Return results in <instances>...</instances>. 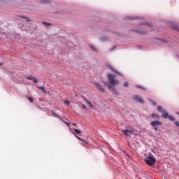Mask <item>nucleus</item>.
I'll list each match as a JSON object with an SVG mask.
<instances>
[{"label": "nucleus", "mask_w": 179, "mask_h": 179, "mask_svg": "<svg viewBox=\"0 0 179 179\" xmlns=\"http://www.w3.org/2000/svg\"><path fill=\"white\" fill-rule=\"evenodd\" d=\"M96 87L99 92H104V88L100 84H96Z\"/></svg>", "instance_id": "nucleus-9"}, {"label": "nucleus", "mask_w": 179, "mask_h": 179, "mask_svg": "<svg viewBox=\"0 0 179 179\" xmlns=\"http://www.w3.org/2000/svg\"><path fill=\"white\" fill-rule=\"evenodd\" d=\"M28 100L30 103H33V99H31V97L28 98Z\"/></svg>", "instance_id": "nucleus-22"}, {"label": "nucleus", "mask_w": 179, "mask_h": 179, "mask_svg": "<svg viewBox=\"0 0 179 179\" xmlns=\"http://www.w3.org/2000/svg\"><path fill=\"white\" fill-rule=\"evenodd\" d=\"M62 120V121H63V122L64 123V124H66V125H67V127H69V123H68V122H65V121H64L62 119H61Z\"/></svg>", "instance_id": "nucleus-21"}, {"label": "nucleus", "mask_w": 179, "mask_h": 179, "mask_svg": "<svg viewBox=\"0 0 179 179\" xmlns=\"http://www.w3.org/2000/svg\"><path fill=\"white\" fill-rule=\"evenodd\" d=\"M124 87H128V83L125 82L124 83Z\"/></svg>", "instance_id": "nucleus-24"}, {"label": "nucleus", "mask_w": 179, "mask_h": 179, "mask_svg": "<svg viewBox=\"0 0 179 179\" xmlns=\"http://www.w3.org/2000/svg\"><path fill=\"white\" fill-rule=\"evenodd\" d=\"M73 125H76V124H73Z\"/></svg>", "instance_id": "nucleus-31"}, {"label": "nucleus", "mask_w": 179, "mask_h": 179, "mask_svg": "<svg viewBox=\"0 0 179 179\" xmlns=\"http://www.w3.org/2000/svg\"><path fill=\"white\" fill-rule=\"evenodd\" d=\"M101 41H107V38H101Z\"/></svg>", "instance_id": "nucleus-27"}, {"label": "nucleus", "mask_w": 179, "mask_h": 179, "mask_svg": "<svg viewBox=\"0 0 179 179\" xmlns=\"http://www.w3.org/2000/svg\"><path fill=\"white\" fill-rule=\"evenodd\" d=\"M52 116L55 117L56 118H59V120H61V117L58 115H57V113H52Z\"/></svg>", "instance_id": "nucleus-15"}, {"label": "nucleus", "mask_w": 179, "mask_h": 179, "mask_svg": "<svg viewBox=\"0 0 179 179\" xmlns=\"http://www.w3.org/2000/svg\"><path fill=\"white\" fill-rule=\"evenodd\" d=\"M27 79H29V80H33L34 83H37V82H38V80L36 79V78H34L33 76H28Z\"/></svg>", "instance_id": "nucleus-8"}, {"label": "nucleus", "mask_w": 179, "mask_h": 179, "mask_svg": "<svg viewBox=\"0 0 179 179\" xmlns=\"http://www.w3.org/2000/svg\"><path fill=\"white\" fill-rule=\"evenodd\" d=\"M168 118L170 121H176V117H174L173 115L168 116Z\"/></svg>", "instance_id": "nucleus-11"}, {"label": "nucleus", "mask_w": 179, "mask_h": 179, "mask_svg": "<svg viewBox=\"0 0 179 179\" xmlns=\"http://www.w3.org/2000/svg\"><path fill=\"white\" fill-rule=\"evenodd\" d=\"M157 111H159V113H162V118H164L165 120H167V118H169V113H167L166 110L163 109L162 106H159L157 107Z\"/></svg>", "instance_id": "nucleus-3"}, {"label": "nucleus", "mask_w": 179, "mask_h": 179, "mask_svg": "<svg viewBox=\"0 0 179 179\" xmlns=\"http://www.w3.org/2000/svg\"><path fill=\"white\" fill-rule=\"evenodd\" d=\"M90 48H92V50H93V51H96V48L93 45H90Z\"/></svg>", "instance_id": "nucleus-19"}, {"label": "nucleus", "mask_w": 179, "mask_h": 179, "mask_svg": "<svg viewBox=\"0 0 179 179\" xmlns=\"http://www.w3.org/2000/svg\"><path fill=\"white\" fill-rule=\"evenodd\" d=\"M150 101H151V103H152V104L153 106H157L156 102L152 101V100H150Z\"/></svg>", "instance_id": "nucleus-23"}, {"label": "nucleus", "mask_w": 179, "mask_h": 179, "mask_svg": "<svg viewBox=\"0 0 179 179\" xmlns=\"http://www.w3.org/2000/svg\"><path fill=\"white\" fill-rule=\"evenodd\" d=\"M0 65H2V64H0Z\"/></svg>", "instance_id": "nucleus-32"}, {"label": "nucleus", "mask_w": 179, "mask_h": 179, "mask_svg": "<svg viewBox=\"0 0 179 179\" xmlns=\"http://www.w3.org/2000/svg\"><path fill=\"white\" fill-rule=\"evenodd\" d=\"M85 101L87 103V105L91 107V108H93V105L92 104V103L89 102L87 100H85Z\"/></svg>", "instance_id": "nucleus-13"}, {"label": "nucleus", "mask_w": 179, "mask_h": 179, "mask_svg": "<svg viewBox=\"0 0 179 179\" xmlns=\"http://www.w3.org/2000/svg\"><path fill=\"white\" fill-rule=\"evenodd\" d=\"M134 100H135V101H138V103H141V104H143V103H145V101H143V99H142V97L138 95H135L134 96Z\"/></svg>", "instance_id": "nucleus-5"}, {"label": "nucleus", "mask_w": 179, "mask_h": 179, "mask_svg": "<svg viewBox=\"0 0 179 179\" xmlns=\"http://www.w3.org/2000/svg\"><path fill=\"white\" fill-rule=\"evenodd\" d=\"M23 19L26 20V22H30V19H29L28 17H22Z\"/></svg>", "instance_id": "nucleus-18"}, {"label": "nucleus", "mask_w": 179, "mask_h": 179, "mask_svg": "<svg viewBox=\"0 0 179 179\" xmlns=\"http://www.w3.org/2000/svg\"><path fill=\"white\" fill-rule=\"evenodd\" d=\"M69 101H64V104H66V106H69Z\"/></svg>", "instance_id": "nucleus-17"}, {"label": "nucleus", "mask_w": 179, "mask_h": 179, "mask_svg": "<svg viewBox=\"0 0 179 179\" xmlns=\"http://www.w3.org/2000/svg\"><path fill=\"white\" fill-rule=\"evenodd\" d=\"M108 68H109V69H110V71H112V72H114L115 73H117V75H121V73H120L118 71H115V69H114V68H113V66L110 64H107Z\"/></svg>", "instance_id": "nucleus-7"}, {"label": "nucleus", "mask_w": 179, "mask_h": 179, "mask_svg": "<svg viewBox=\"0 0 179 179\" xmlns=\"http://www.w3.org/2000/svg\"><path fill=\"white\" fill-rule=\"evenodd\" d=\"M151 117L152 118H155L156 120H159L160 118V116H159V115H157L156 113L152 114Z\"/></svg>", "instance_id": "nucleus-10"}, {"label": "nucleus", "mask_w": 179, "mask_h": 179, "mask_svg": "<svg viewBox=\"0 0 179 179\" xmlns=\"http://www.w3.org/2000/svg\"><path fill=\"white\" fill-rule=\"evenodd\" d=\"M82 106H83V108L86 109V106H85V105H82Z\"/></svg>", "instance_id": "nucleus-29"}, {"label": "nucleus", "mask_w": 179, "mask_h": 179, "mask_svg": "<svg viewBox=\"0 0 179 179\" xmlns=\"http://www.w3.org/2000/svg\"><path fill=\"white\" fill-rule=\"evenodd\" d=\"M145 162L148 166H153V164H156V159L153 155H150L148 157L145 158Z\"/></svg>", "instance_id": "nucleus-2"}, {"label": "nucleus", "mask_w": 179, "mask_h": 179, "mask_svg": "<svg viewBox=\"0 0 179 179\" xmlns=\"http://www.w3.org/2000/svg\"><path fill=\"white\" fill-rule=\"evenodd\" d=\"M152 127H159V125H162V122L160 121H153L151 122Z\"/></svg>", "instance_id": "nucleus-6"}, {"label": "nucleus", "mask_w": 179, "mask_h": 179, "mask_svg": "<svg viewBox=\"0 0 179 179\" xmlns=\"http://www.w3.org/2000/svg\"><path fill=\"white\" fill-rule=\"evenodd\" d=\"M43 24L45 25V26H51V24L48 23V22H43Z\"/></svg>", "instance_id": "nucleus-16"}, {"label": "nucleus", "mask_w": 179, "mask_h": 179, "mask_svg": "<svg viewBox=\"0 0 179 179\" xmlns=\"http://www.w3.org/2000/svg\"><path fill=\"white\" fill-rule=\"evenodd\" d=\"M38 89H40V90H41L43 93H47L44 87H39Z\"/></svg>", "instance_id": "nucleus-12"}, {"label": "nucleus", "mask_w": 179, "mask_h": 179, "mask_svg": "<svg viewBox=\"0 0 179 179\" xmlns=\"http://www.w3.org/2000/svg\"><path fill=\"white\" fill-rule=\"evenodd\" d=\"M77 139H79L80 141H83L81 138L78 137V136H76Z\"/></svg>", "instance_id": "nucleus-28"}, {"label": "nucleus", "mask_w": 179, "mask_h": 179, "mask_svg": "<svg viewBox=\"0 0 179 179\" xmlns=\"http://www.w3.org/2000/svg\"><path fill=\"white\" fill-rule=\"evenodd\" d=\"M74 132H76V134H77V135H79V134H80V130H79L78 129H75Z\"/></svg>", "instance_id": "nucleus-14"}, {"label": "nucleus", "mask_w": 179, "mask_h": 179, "mask_svg": "<svg viewBox=\"0 0 179 179\" xmlns=\"http://www.w3.org/2000/svg\"><path fill=\"white\" fill-rule=\"evenodd\" d=\"M108 78L110 83V84L109 83L106 84L108 87H109V89H111L112 92H113L115 94H118V92H117V90H115V89H114L113 86H117V85H120V81H118V80H115V76L113 74H108Z\"/></svg>", "instance_id": "nucleus-1"}, {"label": "nucleus", "mask_w": 179, "mask_h": 179, "mask_svg": "<svg viewBox=\"0 0 179 179\" xmlns=\"http://www.w3.org/2000/svg\"><path fill=\"white\" fill-rule=\"evenodd\" d=\"M155 131H158L159 130V127H153Z\"/></svg>", "instance_id": "nucleus-25"}, {"label": "nucleus", "mask_w": 179, "mask_h": 179, "mask_svg": "<svg viewBox=\"0 0 179 179\" xmlns=\"http://www.w3.org/2000/svg\"><path fill=\"white\" fill-rule=\"evenodd\" d=\"M136 87H138V89H143V90H145V88L142 87L141 85H136Z\"/></svg>", "instance_id": "nucleus-20"}, {"label": "nucleus", "mask_w": 179, "mask_h": 179, "mask_svg": "<svg viewBox=\"0 0 179 179\" xmlns=\"http://www.w3.org/2000/svg\"><path fill=\"white\" fill-rule=\"evenodd\" d=\"M175 124L176 125V127H179V122L178 121L176 122Z\"/></svg>", "instance_id": "nucleus-26"}, {"label": "nucleus", "mask_w": 179, "mask_h": 179, "mask_svg": "<svg viewBox=\"0 0 179 179\" xmlns=\"http://www.w3.org/2000/svg\"><path fill=\"white\" fill-rule=\"evenodd\" d=\"M122 133L123 135H125L126 136H131L132 134H134V130H122Z\"/></svg>", "instance_id": "nucleus-4"}, {"label": "nucleus", "mask_w": 179, "mask_h": 179, "mask_svg": "<svg viewBox=\"0 0 179 179\" xmlns=\"http://www.w3.org/2000/svg\"><path fill=\"white\" fill-rule=\"evenodd\" d=\"M173 29H177V27H173Z\"/></svg>", "instance_id": "nucleus-30"}, {"label": "nucleus", "mask_w": 179, "mask_h": 179, "mask_svg": "<svg viewBox=\"0 0 179 179\" xmlns=\"http://www.w3.org/2000/svg\"><path fill=\"white\" fill-rule=\"evenodd\" d=\"M178 135H179V132H178Z\"/></svg>", "instance_id": "nucleus-33"}]
</instances>
